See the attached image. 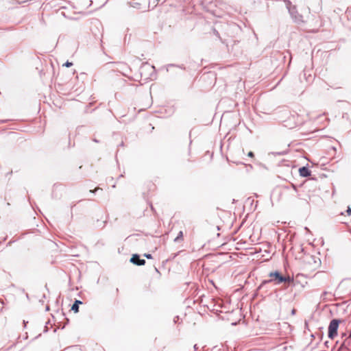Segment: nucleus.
Returning a JSON list of instances; mask_svg holds the SVG:
<instances>
[{"label": "nucleus", "instance_id": "nucleus-7", "mask_svg": "<svg viewBox=\"0 0 351 351\" xmlns=\"http://www.w3.org/2000/svg\"><path fill=\"white\" fill-rule=\"evenodd\" d=\"M82 304V301L76 300L71 306V310L75 313H77L79 311V305Z\"/></svg>", "mask_w": 351, "mask_h": 351}, {"label": "nucleus", "instance_id": "nucleus-14", "mask_svg": "<svg viewBox=\"0 0 351 351\" xmlns=\"http://www.w3.org/2000/svg\"><path fill=\"white\" fill-rule=\"evenodd\" d=\"M348 215H351V208H348V210L346 211Z\"/></svg>", "mask_w": 351, "mask_h": 351}, {"label": "nucleus", "instance_id": "nucleus-8", "mask_svg": "<svg viewBox=\"0 0 351 351\" xmlns=\"http://www.w3.org/2000/svg\"><path fill=\"white\" fill-rule=\"evenodd\" d=\"M182 238H183V232H182V231H180V232H178V236L175 238V239H174V242L178 243V242H179L180 240H182Z\"/></svg>", "mask_w": 351, "mask_h": 351}, {"label": "nucleus", "instance_id": "nucleus-9", "mask_svg": "<svg viewBox=\"0 0 351 351\" xmlns=\"http://www.w3.org/2000/svg\"><path fill=\"white\" fill-rule=\"evenodd\" d=\"M293 282V279L292 278H291L290 276H285V280L283 281V282L285 283H290V282Z\"/></svg>", "mask_w": 351, "mask_h": 351}, {"label": "nucleus", "instance_id": "nucleus-20", "mask_svg": "<svg viewBox=\"0 0 351 351\" xmlns=\"http://www.w3.org/2000/svg\"><path fill=\"white\" fill-rule=\"evenodd\" d=\"M49 309V306L46 307V310L48 311Z\"/></svg>", "mask_w": 351, "mask_h": 351}, {"label": "nucleus", "instance_id": "nucleus-15", "mask_svg": "<svg viewBox=\"0 0 351 351\" xmlns=\"http://www.w3.org/2000/svg\"><path fill=\"white\" fill-rule=\"evenodd\" d=\"M248 156L250 157H254V154L252 152H250L247 154Z\"/></svg>", "mask_w": 351, "mask_h": 351}, {"label": "nucleus", "instance_id": "nucleus-10", "mask_svg": "<svg viewBox=\"0 0 351 351\" xmlns=\"http://www.w3.org/2000/svg\"><path fill=\"white\" fill-rule=\"evenodd\" d=\"M292 187H293V189H292L293 194L292 195H295V194L297 193V188L294 184H292Z\"/></svg>", "mask_w": 351, "mask_h": 351}, {"label": "nucleus", "instance_id": "nucleus-16", "mask_svg": "<svg viewBox=\"0 0 351 351\" xmlns=\"http://www.w3.org/2000/svg\"><path fill=\"white\" fill-rule=\"evenodd\" d=\"M171 66H176V65L172 64H169V65L167 66V71H169V67H171Z\"/></svg>", "mask_w": 351, "mask_h": 351}, {"label": "nucleus", "instance_id": "nucleus-13", "mask_svg": "<svg viewBox=\"0 0 351 351\" xmlns=\"http://www.w3.org/2000/svg\"><path fill=\"white\" fill-rule=\"evenodd\" d=\"M100 189L99 187H97L94 190H90V193H95L97 190Z\"/></svg>", "mask_w": 351, "mask_h": 351}, {"label": "nucleus", "instance_id": "nucleus-17", "mask_svg": "<svg viewBox=\"0 0 351 351\" xmlns=\"http://www.w3.org/2000/svg\"><path fill=\"white\" fill-rule=\"evenodd\" d=\"M193 349H194V350H197L198 349V346L197 344L194 345Z\"/></svg>", "mask_w": 351, "mask_h": 351}, {"label": "nucleus", "instance_id": "nucleus-23", "mask_svg": "<svg viewBox=\"0 0 351 351\" xmlns=\"http://www.w3.org/2000/svg\"><path fill=\"white\" fill-rule=\"evenodd\" d=\"M158 1H159L160 0H157Z\"/></svg>", "mask_w": 351, "mask_h": 351}, {"label": "nucleus", "instance_id": "nucleus-12", "mask_svg": "<svg viewBox=\"0 0 351 351\" xmlns=\"http://www.w3.org/2000/svg\"><path fill=\"white\" fill-rule=\"evenodd\" d=\"M144 256L146 257L148 259L152 258V256L150 254H145Z\"/></svg>", "mask_w": 351, "mask_h": 351}, {"label": "nucleus", "instance_id": "nucleus-1", "mask_svg": "<svg viewBox=\"0 0 351 351\" xmlns=\"http://www.w3.org/2000/svg\"><path fill=\"white\" fill-rule=\"evenodd\" d=\"M269 280H265L258 287V289H261L265 285L274 282L276 285H280L285 280V276H282L278 271H271L269 274Z\"/></svg>", "mask_w": 351, "mask_h": 351}, {"label": "nucleus", "instance_id": "nucleus-6", "mask_svg": "<svg viewBox=\"0 0 351 351\" xmlns=\"http://www.w3.org/2000/svg\"><path fill=\"white\" fill-rule=\"evenodd\" d=\"M300 176L306 178L311 176V171L306 167H302L299 169Z\"/></svg>", "mask_w": 351, "mask_h": 351}, {"label": "nucleus", "instance_id": "nucleus-4", "mask_svg": "<svg viewBox=\"0 0 351 351\" xmlns=\"http://www.w3.org/2000/svg\"><path fill=\"white\" fill-rule=\"evenodd\" d=\"M289 12L295 22L300 23L302 22V16L298 13L295 6L289 8Z\"/></svg>", "mask_w": 351, "mask_h": 351}, {"label": "nucleus", "instance_id": "nucleus-11", "mask_svg": "<svg viewBox=\"0 0 351 351\" xmlns=\"http://www.w3.org/2000/svg\"><path fill=\"white\" fill-rule=\"evenodd\" d=\"M73 64L72 62H70L69 61L66 62V63L64 64V66H66V67H69L71 66V65Z\"/></svg>", "mask_w": 351, "mask_h": 351}, {"label": "nucleus", "instance_id": "nucleus-3", "mask_svg": "<svg viewBox=\"0 0 351 351\" xmlns=\"http://www.w3.org/2000/svg\"><path fill=\"white\" fill-rule=\"evenodd\" d=\"M340 320L337 319H333L330 321L328 326V338L333 339L337 335V330Z\"/></svg>", "mask_w": 351, "mask_h": 351}, {"label": "nucleus", "instance_id": "nucleus-18", "mask_svg": "<svg viewBox=\"0 0 351 351\" xmlns=\"http://www.w3.org/2000/svg\"><path fill=\"white\" fill-rule=\"evenodd\" d=\"M214 33H215V35H216V36H219V33H218V32H217V31L215 30V31H214Z\"/></svg>", "mask_w": 351, "mask_h": 351}, {"label": "nucleus", "instance_id": "nucleus-2", "mask_svg": "<svg viewBox=\"0 0 351 351\" xmlns=\"http://www.w3.org/2000/svg\"><path fill=\"white\" fill-rule=\"evenodd\" d=\"M139 71L141 77L145 80L152 79L155 75V67L148 63L143 64Z\"/></svg>", "mask_w": 351, "mask_h": 351}, {"label": "nucleus", "instance_id": "nucleus-19", "mask_svg": "<svg viewBox=\"0 0 351 351\" xmlns=\"http://www.w3.org/2000/svg\"><path fill=\"white\" fill-rule=\"evenodd\" d=\"M47 330H48V328H47V326H45V327L44 332H47Z\"/></svg>", "mask_w": 351, "mask_h": 351}, {"label": "nucleus", "instance_id": "nucleus-5", "mask_svg": "<svg viewBox=\"0 0 351 351\" xmlns=\"http://www.w3.org/2000/svg\"><path fill=\"white\" fill-rule=\"evenodd\" d=\"M130 262L133 264L138 266L144 265L145 264V260L141 259L138 254H133L130 258Z\"/></svg>", "mask_w": 351, "mask_h": 351}, {"label": "nucleus", "instance_id": "nucleus-21", "mask_svg": "<svg viewBox=\"0 0 351 351\" xmlns=\"http://www.w3.org/2000/svg\"><path fill=\"white\" fill-rule=\"evenodd\" d=\"M295 311L293 309V310L292 311V313H293V314H294V313H295Z\"/></svg>", "mask_w": 351, "mask_h": 351}, {"label": "nucleus", "instance_id": "nucleus-22", "mask_svg": "<svg viewBox=\"0 0 351 351\" xmlns=\"http://www.w3.org/2000/svg\"><path fill=\"white\" fill-rule=\"evenodd\" d=\"M179 67L181 68V69H184V68L182 66H179Z\"/></svg>", "mask_w": 351, "mask_h": 351}]
</instances>
